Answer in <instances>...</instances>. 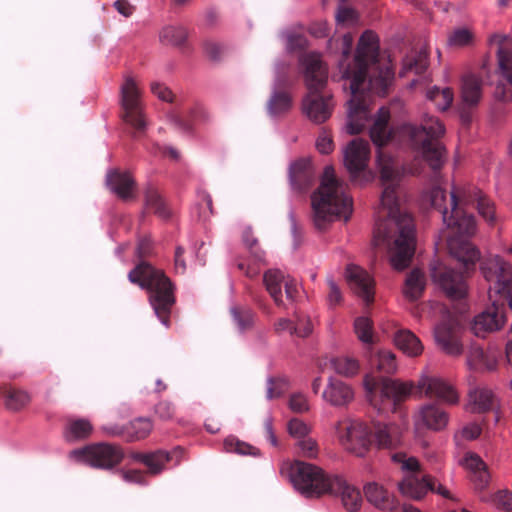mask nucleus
I'll use <instances>...</instances> for the list:
<instances>
[{
	"mask_svg": "<svg viewBox=\"0 0 512 512\" xmlns=\"http://www.w3.org/2000/svg\"><path fill=\"white\" fill-rule=\"evenodd\" d=\"M434 341L444 354L460 357L464 346L461 340V325L455 318L444 320L434 328Z\"/></svg>",
	"mask_w": 512,
	"mask_h": 512,
	"instance_id": "nucleus-17",
	"label": "nucleus"
},
{
	"mask_svg": "<svg viewBox=\"0 0 512 512\" xmlns=\"http://www.w3.org/2000/svg\"><path fill=\"white\" fill-rule=\"evenodd\" d=\"M224 448L227 452H235L240 455L259 456L260 450L248 443L241 442L234 437H228L224 441Z\"/></svg>",
	"mask_w": 512,
	"mask_h": 512,
	"instance_id": "nucleus-48",
	"label": "nucleus"
},
{
	"mask_svg": "<svg viewBox=\"0 0 512 512\" xmlns=\"http://www.w3.org/2000/svg\"><path fill=\"white\" fill-rule=\"evenodd\" d=\"M290 97L287 94H275L270 101V112L277 114L286 111L290 107Z\"/></svg>",
	"mask_w": 512,
	"mask_h": 512,
	"instance_id": "nucleus-56",
	"label": "nucleus"
},
{
	"mask_svg": "<svg viewBox=\"0 0 512 512\" xmlns=\"http://www.w3.org/2000/svg\"><path fill=\"white\" fill-rule=\"evenodd\" d=\"M421 397L434 398L447 405H457L460 396L455 387L445 379L422 371L415 385Z\"/></svg>",
	"mask_w": 512,
	"mask_h": 512,
	"instance_id": "nucleus-13",
	"label": "nucleus"
},
{
	"mask_svg": "<svg viewBox=\"0 0 512 512\" xmlns=\"http://www.w3.org/2000/svg\"><path fill=\"white\" fill-rule=\"evenodd\" d=\"M477 210L480 216L487 222L489 226L496 225L498 216L495 210V204L486 198L480 191L476 194Z\"/></svg>",
	"mask_w": 512,
	"mask_h": 512,
	"instance_id": "nucleus-42",
	"label": "nucleus"
},
{
	"mask_svg": "<svg viewBox=\"0 0 512 512\" xmlns=\"http://www.w3.org/2000/svg\"><path fill=\"white\" fill-rule=\"evenodd\" d=\"M460 464L473 474V480L478 488H483L488 483L489 474L486 464L474 453H467Z\"/></svg>",
	"mask_w": 512,
	"mask_h": 512,
	"instance_id": "nucleus-32",
	"label": "nucleus"
},
{
	"mask_svg": "<svg viewBox=\"0 0 512 512\" xmlns=\"http://www.w3.org/2000/svg\"><path fill=\"white\" fill-rule=\"evenodd\" d=\"M316 148L321 154H329L334 150V143L327 131H322L316 139Z\"/></svg>",
	"mask_w": 512,
	"mask_h": 512,
	"instance_id": "nucleus-58",
	"label": "nucleus"
},
{
	"mask_svg": "<svg viewBox=\"0 0 512 512\" xmlns=\"http://www.w3.org/2000/svg\"><path fill=\"white\" fill-rule=\"evenodd\" d=\"M313 222L318 230H325L336 219L347 221L352 213V199L332 166H326L321 184L311 198Z\"/></svg>",
	"mask_w": 512,
	"mask_h": 512,
	"instance_id": "nucleus-4",
	"label": "nucleus"
},
{
	"mask_svg": "<svg viewBox=\"0 0 512 512\" xmlns=\"http://www.w3.org/2000/svg\"><path fill=\"white\" fill-rule=\"evenodd\" d=\"M453 91L450 88L440 89L433 87L427 91V99L430 100L437 109L444 111L448 109L453 102Z\"/></svg>",
	"mask_w": 512,
	"mask_h": 512,
	"instance_id": "nucleus-41",
	"label": "nucleus"
},
{
	"mask_svg": "<svg viewBox=\"0 0 512 512\" xmlns=\"http://www.w3.org/2000/svg\"><path fill=\"white\" fill-rule=\"evenodd\" d=\"M314 328V323L309 317H300L294 325V334L299 337L309 336Z\"/></svg>",
	"mask_w": 512,
	"mask_h": 512,
	"instance_id": "nucleus-59",
	"label": "nucleus"
},
{
	"mask_svg": "<svg viewBox=\"0 0 512 512\" xmlns=\"http://www.w3.org/2000/svg\"><path fill=\"white\" fill-rule=\"evenodd\" d=\"M383 192L376 211L373 245L387 248L390 263L403 270L414 254V224L411 216L401 209L399 199L402 172L389 157L378 158Z\"/></svg>",
	"mask_w": 512,
	"mask_h": 512,
	"instance_id": "nucleus-1",
	"label": "nucleus"
},
{
	"mask_svg": "<svg viewBox=\"0 0 512 512\" xmlns=\"http://www.w3.org/2000/svg\"><path fill=\"white\" fill-rule=\"evenodd\" d=\"M482 95L481 79L474 74H466L462 78L461 97L465 104H477Z\"/></svg>",
	"mask_w": 512,
	"mask_h": 512,
	"instance_id": "nucleus-35",
	"label": "nucleus"
},
{
	"mask_svg": "<svg viewBox=\"0 0 512 512\" xmlns=\"http://www.w3.org/2000/svg\"><path fill=\"white\" fill-rule=\"evenodd\" d=\"M289 408L295 413L307 412L310 408L307 397L301 393L292 394L289 399Z\"/></svg>",
	"mask_w": 512,
	"mask_h": 512,
	"instance_id": "nucleus-57",
	"label": "nucleus"
},
{
	"mask_svg": "<svg viewBox=\"0 0 512 512\" xmlns=\"http://www.w3.org/2000/svg\"><path fill=\"white\" fill-rule=\"evenodd\" d=\"M290 182L295 188L307 186L311 179L310 160L302 158L294 161L289 169Z\"/></svg>",
	"mask_w": 512,
	"mask_h": 512,
	"instance_id": "nucleus-36",
	"label": "nucleus"
},
{
	"mask_svg": "<svg viewBox=\"0 0 512 512\" xmlns=\"http://www.w3.org/2000/svg\"><path fill=\"white\" fill-rule=\"evenodd\" d=\"M482 428L478 423L471 422L463 426L454 434L456 441L465 440L471 441L478 438L481 434Z\"/></svg>",
	"mask_w": 512,
	"mask_h": 512,
	"instance_id": "nucleus-54",
	"label": "nucleus"
},
{
	"mask_svg": "<svg viewBox=\"0 0 512 512\" xmlns=\"http://www.w3.org/2000/svg\"><path fill=\"white\" fill-rule=\"evenodd\" d=\"M30 402V395L22 390L9 389L5 394V406L11 411H19Z\"/></svg>",
	"mask_w": 512,
	"mask_h": 512,
	"instance_id": "nucleus-45",
	"label": "nucleus"
},
{
	"mask_svg": "<svg viewBox=\"0 0 512 512\" xmlns=\"http://www.w3.org/2000/svg\"><path fill=\"white\" fill-rule=\"evenodd\" d=\"M336 437L340 445L357 457H364L373 445L372 423L345 418L337 422Z\"/></svg>",
	"mask_w": 512,
	"mask_h": 512,
	"instance_id": "nucleus-9",
	"label": "nucleus"
},
{
	"mask_svg": "<svg viewBox=\"0 0 512 512\" xmlns=\"http://www.w3.org/2000/svg\"><path fill=\"white\" fill-rule=\"evenodd\" d=\"M498 360L499 352L497 349L472 346L466 356V365L471 371L490 372L496 369Z\"/></svg>",
	"mask_w": 512,
	"mask_h": 512,
	"instance_id": "nucleus-23",
	"label": "nucleus"
},
{
	"mask_svg": "<svg viewBox=\"0 0 512 512\" xmlns=\"http://www.w3.org/2000/svg\"><path fill=\"white\" fill-rule=\"evenodd\" d=\"M265 287L277 306H284L282 288L285 289L287 299L293 301L298 285L296 280L289 275H285L278 269L268 270L263 277Z\"/></svg>",
	"mask_w": 512,
	"mask_h": 512,
	"instance_id": "nucleus-19",
	"label": "nucleus"
},
{
	"mask_svg": "<svg viewBox=\"0 0 512 512\" xmlns=\"http://www.w3.org/2000/svg\"><path fill=\"white\" fill-rule=\"evenodd\" d=\"M132 283L149 292V302L156 316L168 327V315L175 302L172 283L162 270L147 263L136 266L128 275Z\"/></svg>",
	"mask_w": 512,
	"mask_h": 512,
	"instance_id": "nucleus-6",
	"label": "nucleus"
},
{
	"mask_svg": "<svg viewBox=\"0 0 512 512\" xmlns=\"http://www.w3.org/2000/svg\"><path fill=\"white\" fill-rule=\"evenodd\" d=\"M496 397L486 387H474L468 392L467 403L464 409L469 413H484L495 406Z\"/></svg>",
	"mask_w": 512,
	"mask_h": 512,
	"instance_id": "nucleus-27",
	"label": "nucleus"
},
{
	"mask_svg": "<svg viewBox=\"0 0 512 512\" xmlns=\"http://www.w3.org/2000/svg\"><path fill=\"white\" fill-rule=\"evenodd\" d=\"M280 474L287 477L295 489L307 497L329 494L338 484V476L325 472L321 467L303 461H284Z\"/></svg>",
	"mask_w": 512,
	"mask_h": 512,
	"instance_id": "nucleus-7",
	"label": "nucleus"
},
{
	"mask_svg": "<svg viewBox=\"0 0 512 512\" xmlns=\"http://www.w3.org/2000/svg\"><path fill=\"white\" fill-rule=\"evenodd\" d=\"M92 432V425L88 420L75 419L70 420L65 428V438L69 441H75L88 437Z\"/></svg>",
	"mask_w": 512,
	"mask_h": 512,
	"instance_id": "nucleus-39",
	"label": "nucleus"
},
{
	"mask_svg": "<svg viewBox=\"0 0 512 512\" xmlns=\"http://www.w3.org/2000/svg\"><path fill=\"white\" fill-rule=\"evenodd\" d=\"M394 77L392 69L388 66L382 68L378 79L370 80V88L380 96H384L387 88L391 84Z\"/></svg>",
	"mask_w": 512,
	"mask_h": 512,
	"instance_id": "nucleus-49",
	"label": "nucleus"
},
{
	"mask_svg": "<svg viewBox=\"0 0 512 512\" xmlns=\"http://www.w3.org/2000/svg\"><path fill=\"white\" fill-rule=\"evenodd\" d=\"M346 279L351 290L366 303L374 299V280L371 275L357 265H349L346 269Z\"/></svg>",
	"mask_w": 512,
	"mask_h": 512,
	"instance_id": "nucleus-22",
	"label": "nucleus"
},
{
	"mask_svg": "<svg viewBox=\"0 0 512 512\" xmlns=\"http://www.w3.org/2000/svg\"><path fill=\"white\" fill-rule=\"evenodd\" d=\"M183 454V450L176 447L171 451L158 450L151 453H136L133 455V459L143 463L151 474L156 475L162 472L170 462L174 465L180 464Z\"/></svg>",
	"mask_w": 512,
	"mask_h": 512,
	"instance_id": "nucleus-21",
	"label": "nucleus"
},
{
	"mask_svg": "<svg viewBox=\"0 0 512 512\" xmlns=\"http://www.w3.org/2000/svg\"><path fill=\"white\" fill-rule=\"evenodd\" d=\"M155 413L161 420H171L175 413V407L169 401H160L155 407Z\"/></svg>",
	"mask_w": 512,
	"mask_h": 512,
	"instance_id": "nucleus-61",
	"label": "nucleus"
},
{
	"mask_svg": "<svg viewBox=\"0 0 512 512\" xmlns=\"http://www.w3.org/2000/svg\"><path fill=\"white\" fill-rule=\"evenodd\" d=\"M398 365L396 356L389 350H380L377 353V369L386 374H392L397 371Z\"/></svg>",
	"mask_w": 512,
	"mask_h": 512,
	"instance_id": "nucleus-51",
	"label": "nucleus"
},
{
	"mask_svg": "<svg viewBox=\"0 0 512 512\" xmlns=\"http://www.w3.org/2000/svg\"><path fill=\"white\" fill-rule=\"evenodd\" d=\"M377 385L375 377L370 374L365 375L363 379V386L366 391L367 398L379 411H394L400 402L408 398L414 388V384L412 382H402L396 379H383L380 385L381 402L379 403L375 396Z\"/></svg>",
	"mask_w": 512,
	"mask_h": 512,
	"instance_id": "nucleus-10",
	"label": "nucleus"
},
{
	"mask_svg": "<svg viewBox=\"0 0 512 512\" xmlns=\"http://www.w3.org/2000/svg\"><path fill=\"white\" fill-rule=\"evenodd\" d=\"M328 294L327 300L330 306H337L342 301V292L333 279L327 280Z\"/></svg>",
	"mask_w": 512,
	"mask_h": 512,
	"instance_id": "nucleus-62",
	"label": "nucleus"
},
{
	"mask_svg": "<svg viewBox=\"0 0 512 512\" xmlns=\"http://www.w3.org/2000/svg\"><path fill=\"white\" fill-rule=\"evenodd\" d=\"M389 119V111L384 107L380 108L370 130L371 139L377 146L384 145L391 137V131L387 128Z\"/></svg>",
	"mask_w": 512,
	"mask_h": 512,
	"instance_id": "nucleus-34",
	"label": "nucleus"
},
{
	"mask_svg": "<svg viewBox=\"0 0 512 512\" xmlns=\"http://www.w3.org/2000/svg\"><path fill=\"white\" fill-rule=\"evenodd\" d=\"M152 429L153 425L150 419L139 417L130 422L126 433L132 440H141L146 438L151 433Z\"/></svg>",
	"mask_w": 512,
	"mask_h": 512,
	"instance_id": "nucleus-43",
	"label": "nucleus"
},
{
	"mask_svg": "<svg viewBox=\"0 0 512 512\" xmlns=\"http://www.w3.org/2000/svg\"><path fill=\"white\" fill-rule=\"evenodd\" d=\"M415 150L421 154L433 169L442 164L444 148L439 144L432 143L431 139L444 135L445 127L436 118L425 114L421 122V130H411Z\"/></svg>",
	"mask_w": 512,
	"mask_h": 512,
	"instance_id": "nucleus-11",
	"label": "nucleus"
},
{
	"mask_svg": "<svg viewBox=\"0 0 512 512\" xmlns=\"http://www.w3.org/2000/svg\"><path fill=\"white\" fill-rule=\"evenodd\" d=\"M301 64L308 90L302 102L303 112L311 121L322 123L330 117L333 107L331 97L320 94L327 83V67L316 53L304 55Z\"/></svg>",
	"mask_w": 512,
	"mask_h": 512,
	"instance_id": "nucleus-5",
	"label": "nucleus"
},
{
	"mask_svg": "<svg viewBox=\"0 0 512 512\" xmlns=\"http://www.w3.org/2000/svg\"><path fill=\"white\" fill-rule=\"evenodd\" d=\"M354 390L351 385L342 380L330 377L322 392L323 400L333 407H344L354 400Z\"/></svg>",
	"mask_w": 512,
	"mask_h": 512,
	"instance_id": "nucleus-24",
	"label": "nucleus"
},
{
	"mask_svg": "<svg viewBox=\"0 0 512 512\" xmlns=\"http://www.w3.org/2000/svg\"><path fill=\"white\" fill-rule=\"evenodd\" d=\"M333 371L343 377H354L360 370L359 361L353 357L342 355L329 359Z\"/></svg>",
	"mask_w": 512,
	"mask_h": 512,
	"instance_id": "nucleus-38",
	"label": "nucleus"
},
{
	"mask_svg": "<svg viewBox=\"0 0 512 512\" xmlns=\"http://www.w3.org/2000/svg\"><path fill=\"white\" fill-rule=\"evenodd\" d=\"M398 488L406 497L421 499L429 490H434V483L430 476L417 473L413 476H404Z\"/></svg>",
	"mask_w": 512,
	"mask_h": 512,
	"instance_id": "nucleus-26",
	"label": "nucleus"
},
{
	"mask_svg": "<svg viewBox=\"0 0 512 512\" xmlns=\"http://www.w3.org/2000/svg\"><path fill=\"white\" fill-rule=\"evenodd\" d=\"M369 155V143L363 139H354L344 148L343 162L351 177H357L366 169Z\"/></svg>",
	"mask_w": 512,
	"mask_h": 512,
	"instance_id": "nucleus-20",
	"label": "nucleus"
},
{
	"mask_svg": "<svg viewBox=\"0 0 512 512\" xmlns=\"http://www.w3.org/2000/svg\"><path fill=\"white\" fill-rule=\"evenodd\" d=\"M329 44H335L341 49L342 58L338 67L342 78L350 80L349 89L352 97L348 101L345 130L350 135L358 134L365 127L369 114L367 106L361 100L360 86L366 79L369 68L376 63L379 52L378 38L374 32L365 31L359 39L353 63L348 61L353 45V37L350 34L343 35L340 40H330Z\"/></svg>",
	"mask_w": 512,
	"mask_h": 512,
	"instance_id": "nucleus-2",
	"label": "nucleus"
},
{
	"mask_svg": "<svg viewBox=\"0 0 512 512\" xmlns=\"http://www.w3.org/2000/svg\"><path fill=\"white\" fill-rule=\"evenodd\" d=\"M508 40L509 39L506 35L501 34H495L490 39L491 42L498 45L497 57L499 69L501 70L503 77L512 86V53H507L505 51V45Z\"/></svg>",
	"mask_w": 512,
	"mask_h": 512,
	"instance_id": "nucleus-33",
	"label": "nucleus"
},
{
	"mask_svg": "<svg viewBox=\"0 0 512 512\" xmlns=\"http://www.w3.org/2000/svg\"><path fill=\"white\" fill-rule=\"evenodd\" d=\"M492 304L477 314L471 324V330L477 337L484 338L490 333L501 330L507 322L503 303L500 298L492 297Z\"/></svg>",
	"mask_w": 512,
	"mask_h": 512,
	"instance_id": "nucleus-18",
	"label": "nucleus"
},
{
	"mask_svg": "<svg viewBox=\"0 0 512 512\" xmlns=\"http://www.w3.org/2000/svg\"><path fill=\"white\" fill-rule=\"evenodd\" d=\"M354 331L357 338L364 344L374 343V329L370 318L360 316L354 321Z\"/></svg>",
	"mask_w": 512,
	"mask_h": 512,
	"instance_id": "nucleus-44",
	"label": "nucleus"
},
{
	"mask_svg": "<svg viewBox=\"0 0 512 512\" xmlns=\"http://www.w3.org/2000/svg\"><path fill=\"white\" fill-rule=\"evenodd\" d=\"M434 285L451 299H461L467 293V286L461 274L441 261H434L430 267Z\"/></svg>",
	"mask_w": 512,
	"mask_h": 512,
	"instance_id": "nucleus-14",
	"label": "nucleus"
},
{
	"mask_svg": "<svg viewBox=\"0 0 512 512\" xmlns=\"http://www.w3.org/2000/svg\"><path fill=\"white\" fill-rule=\"evenodd\" d=\"M123 457L124 453L120 446L104 442L74 449L69 453L72 461L96 469H112L122 461Z\"/></svg>",
	"mask_w": 512,
	"mask_h": 512,
	"instance_id": "nucleus-12",
	"label": "nucleus"
},
{
	"mask_svg": "<svg viewBox=\"0 0 512 512\" xmlns=\"http://www.w3.org/2000/svg\"><path fill=\"white\" fill-rule=\"evenodd\" d=\"M364 493L367 501L377 509L391 511L397 505L396 498L377 483H368L364 487Z\"/></svg>",
	"mask_w": 512,
	"mask_h": 512,
	"instance_id": "nucleus-29",
	"label": "nucleus"
},
{
	"mask_svg": "<svg viewBox=\"0 0 512 512\" xmlns=\"http://www.w3.org/2000/svg\"><path fill=\"white\" fill-rule=\"evenodd\" d=\"M424 288V274L420 270L414 269L406 277L403 294L410 301H414L422 295Z\"/></svg>",
	"mask_w": 512,
	"mask_h": 512,
	"instance_id": "nucleus-37",
	"label": "nucleus"
},
{
	"mask_svg": "<svg viewBox=\"0 0 512 512\" xmlns=\"http://www.w3.org/2000/svg\"><path fill=\"white\" fill-rule=\"evenodd\" d=\"M431 204L442 214L443 221L451 229L452 235L448 238L450 254L461 263L466 271L474 269L480 259V251L463 237H471L476 233L477 224L473 215L460 210L454 192L450 194L449 206H446V192L435 187L430 192Z\"/></svg>",
	"mask_w": 512,
	"mask_h": 512,
	"instance_id": "nucleus-3",
	"label": "nucleus"
},
{
	"mask_svg": "<svg viewBox=\"0 0 512 512\" xmlns=\"http://www.w3.org/2000/svg\"><path fill=\"white\" fill-rule=\"evenodd\" d=\"M427 66V55L425 52L420 53L418 55V59L416 60L414 57H407L404 60L403 64V72L401 75L403 76L405 73L414 71L416 74L422 73Z\"/></svg>",
	"mask_w": 512,
	"mask_h": 512,
	"instance_id": "nucleus-53",
	"label": "nucleus"
},
{
	"mask_svg": "<svg viewBox=\"0 0 512 512\" xmlns=\"http://www.w3.org/2000/svg\"><path fill=\"white\" fill-rule=\"evenodd\" d=\"M393 342L408 357H417L424 350L421 340L410 330L397 331L393 337Z\"/></svg>",
	"mask_w": 512,
	"mask_h": 512,
	"instance_id": "nucleus-31",
	"label": "nucleus"
},
{
	"mask_svg": "<svg viewBox=\"0 0 512 512\" xmlns=\"http://www.w3.org/2000/svg\"><path fill=\"white\" fill-rule=\"evenodd\" d=\"M147 204L157 213L160 217L166 218L169 216L168 210L165 208L159 195L156 192H152L147 196Z\"/></svg>",
	"mask_w": 512,
	"mask_h": 512,
	"instance_id": "nucleus-60",
	"label": "nucleus"
},
{
	"mask_svg": "<svg viewBox=\"0 0 512 512\" xmlns=\"http://www.w3.org/2000/svg\"><path fill=\"white\" fill-rule=\"evenodd\" d=\"M473 40V32L466 27H461L451 32V34L448 37L447 43L450 47L462 48L471 45L473 43Z\"/></svg>",
	"mask_w": 512,
	"mask_h": 512,
	"instance_id": "nucleus-46",
	"label": "nucleus"
},
{
	"mask_svg": "<svg viewBox=\"0 0 512 512\" xmlns=\"http://www.w3.org/2000/svg\"><path fill=\"white\" fill-rule=\"evenodd\" d=\"M480 272L488 283L489 298L499 296L512 309V265L498 254L486 255L480 263Z\"/></svg>",
	"mask_w": 512,
	"mask_h": 512,
	"instance_id": "nucleus-8",
	"label": "nucleus"
},
{
	"mask_svg": "<svg viewBox=\"0 0 512 512\" xmlns=\"http://www.w3.org/2000/svg\"><path fill=\"white\" fill-rule=\"evenodd\" d=\"M496 502L499 508L505 511L512 510V492L501 491L496 496Z\"/></svg>",
	"mask_w": 512,
	"mask_h": 512,
	"instance_id": "nucleus-64",
	"label": "nucleus"
},
{
	"mask_svg": "<svg viewBox=\"0 0 512 512\" xmlns=\"http://www.w3.org/2000/svg\"><path fill=\"white\" fill-rule=\"evenodd\" d=\"M412 421L417 434L426 431L442 432L449 425L450 415L436 403H424L415 410Z\"/></svg>",
	"mask_w": 512,
	"mask_h": 512,
	"instance_id": "nucleus-15",
	"label": "nucleus"
},
{
	"mask_svg": "<svg viewBox=\"0 0 512 512\" xmlns=\"http://www.w3.org/2000/svg\"><path fill=\"white\" fill-rule=\"evenodd\" d=\"M107 185L119 198L128 200L134 194V180L126 172L111 171L107 175Z\"/></svg>",
	"mask_w": 512,
	"mask_h": 512,
	"instance_id": "nucleus-30",
	"label": "nucleus"
},
{
	"mask_svg": "<svg viewBox=\"0 0 512 512\" xmlns=\"http://www.w3.org/2000/svg\"><path fill=\"white\" fill-rule=\"evenodd\" d=\"M288 434L295 442L311 435L312 427L299 418H293L287 423Z\"/></svg>",
	"mask_w": 512,
	"mask_h": 512,
	"instance_id": "nucleus-50",
	"label": "nucleus"
},
{
	"mask_svg": "<svg viewBox=\"0 0 512 512\" xmlns=\"http://www.w3.org/2000/svg\"><path fill=\"white\" fill-rule=\"evenodd\" d=\"M121 95L124 121L137 131H143L147 124L140 108L141 91L132 77H125L121 86Z\"/></svg>",
	"mask_w": 512,
	"mask_h": 512,
	"instance_id": "nucleus-16",
	"label": "nucleus"
},
{
	"mask_svg": "<svg viewBox=\"0 0 512 512\" xmlns=\"http://www.w3.org/2000/svg\"><path fill=\"white\" fill-rule=\"evenodd\" d=\"M185 37V30L180 26H166L160 33L161 41L171 45L182 43Z\"/></svg>",
	"mask_w": 512,
	"mask_h": 512,
	"instance_id": "nucleus-52",
	"label": "nucleus"
},
{
	"mask_svg": "<svg viewBox=\"0 0 512 512\" xmlns=\"http://www.w3.org/2000/svg\"><path fill=\"white\" fill-rule=\"evenodd\" d=\"M403 429L396 423H372L373 444L379 449L396 447L402 437Z\"/></svg>",
	"mask_w": 512,
	"mask_h": 512,
	"instance_id": "nucleus-25",
	"label": "nucleus"
},
{
	"mask_svg": "<svg viewBox=\"0 0 512 512\" xmlns=\"http://www.w3.org/2000/svg\"><path fill=\"white\" fill-rule=\"evenodd\" d=\"M391 459L403 473V477L408 475L413 476L421 471V465L414 456H409L405 453H395L392 455Z\"/></svg>",
	"mask_w": 512,
	"mask_h": 512,
	"instance_id": "nucleus-40",
	"label": "nucleus"
},
{
	"mask_svg": "<svg viewBox=\"0 0 512 512\" xmlns=\"http://www.w3.org/2000/svg\"><path fill=\"white\" fill-rule=\"evenodd\" d=\"M231 313L240 329H245L253 323L254 315L249 309L232 308Z\"/></svg>",
	"mask_w": 512,
	"mask_h": 512,
	"instance_id": "nucleus-55",
	"label": "nucleus"
},
{
	"mask_svg": "<svg viewBox=\"0 0 512 512\" xmlns=\"http://www.w3.org/2000/svg\"><path fill=\"white\" fill-rule=\"evenodd\" d=\"M338 484L334 485L331 495L340 497L342 505L349 512L358 511L363 503L362 495L355 486L349 484L344 478L338 476Z\"/></svg>",
	"mask_w": 512,
	"mask_h": 512,
	"instance_id": "nucleus-28",
	"label": "nucleus"
},
{
	"mask_svg": "<svg viewBox=\"0 0 512 512\" xmlns=\"http://www.w3.org/2000/svg\"><path fill=\"white\" fill-rule=\"evenodd\" d=\"M295 448L299 456L308 459L317 458L320 452L318 442L311 435L295 442Z\"/></svg>",
	"mask_w": 512,
	"mask_h": 512,
	"instance_id": "nucleus-47",
	"label": "nucleus"
},
{
	"mask_svg": "<svg viewBox=\"0 0 512 512\" xmlns=\"http://www.w3.org/2000/svg\"><path fill=\"white\" fill-rule=\"evenodd\" d=\"M357 20H358L357 13L353 9H350V8H345V7L340 8L336 14V21L339 24L352 25V24L356 23Z\"/></svg>",
	"mask_w": 512,
	"mask_h": 512,
	"instance_id": "nucleus-63",
	"label": "nucleus"
}]
</instances>
